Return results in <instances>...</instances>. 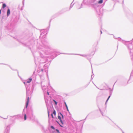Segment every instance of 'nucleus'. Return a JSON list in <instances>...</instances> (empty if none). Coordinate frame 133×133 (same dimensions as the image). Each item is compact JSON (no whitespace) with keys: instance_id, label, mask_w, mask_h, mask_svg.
Here are the masks:
<instances>
[{"instance_id":"obj_6","label":"nucleus","mask_w":133,"mask_h":133,"mask_svg":"<svg viewBox=\"0 0 133 133\" xmlns=\"http://www.w3.org/2000/svg\"><path fill=\"white\" fill-rule=\"evenodd\" d=\"M132 42L131 41H127L124 43L127 46L129 50H132L133 48V45L132 44Z\"/></svg>"},{"instance_id":"obj_10","label":"nucleus","mask_w":133,"mask_h":133,"mask_svg":"<svg viewBox=\"0 0 133 133\" xmlns=\"http://www.w3.org/2000/svg\"><path fill=\"white\" fill-rule=\"evenodd\" d=\"M133 81V70L131 72L130 76L129 77V79L127 82V83H126L125 84H123L124 85H125L127 83H130L132 82Z\"/></svg>"},{"instance_id":"obj_32","label":"nucleus","mask_w":133,"mask_h":133,"mask_svg":"<svg viewBox=\"0 0 133 133\" xmlns=\"http://www.w3.org/2000/svg\"><path fill=\"white\" fill-rule=\"evenodd\" d=\"M53 101L54 102L55 104L56 105H57V102L54 99H53Z\"/></svg>"},{"instance_id":"obj_54","label":"nucleus","mask_w":133,"mask_h":133,"mask_svg":"<svg viewBox=\"0 0 133 133\" xmlns=\"http://www.w3.org/2000/svg\"><path fill=\"white\" fill-rule=\"evenodd\" d=\"M118 45L117 46V47L118 48Z\"/></svg>"},{"instance_id":"obj_7","label":"nucleus","mask_w":133,"mask_h":133,"mask_svg":"<svg viewBox=\"0 0 133 133\" xmlns=\"http://www.w3.org/2000/svg\"><path fill=\"white\" fill-rule=\"evenodd\" d=\"M132 42L131 41H127L124 43L127 46L129 50H132L133 48V45L132 44Z\"/></svg>"},{"instance_id":"obj_16","label":"nucleus","mask_w":133,"mask_h":133,"mask_svg":"<svg viewBox=\"0 0 133 133\" xmlns=\"http://www.w3.org/2000/svg\"><path fill=\"white\" fill-rule=\"evenodd\" d=\"M83 3L84 4H87L89 3V0H83Z\"/></svg>"},{"instance_id":"obj_2","label":"nucleus","mask_w":133,"mask_h":133,"mask_svg":"<svg viewBox=\"0 0 133 133\" xmlns=\"http://www.w3.org/2000/svg\"><path fill=\"white\" fill-rule=\"evenodd\" d=\"M58 119L59 120L60 123H59V122L57 121H56V122L61 127L64 128L63 129H62V131H65L66 129V124L65 123L64 121H63L62 119H63L64 118V116L62 113L60 112H58Z\"/></svg>"},{"instance_id":"obj_50","label":"nucleus","mask_w":133,"mask_h":133,"mask_svg":"<svg viewBox=\"0 0 133 133\" xmlns=\"http://www.w3.org/2000/svg\"><path fill=\"white\" fill-rule=\"evenodd\" d=\"M132 60H133V58H132Z\"/></svg>"},{"instance_id":"obj_28","label":"nucleus","mask_w":133,"mask_h":133,"mask_svg":"<svg viewBox=\"0 0 133 133\" xmlns=\"http://www.w3.org/2000/svg\"><path fill=\"white\" fill-rule=\"evenodd\" d=\"M83 4V2L81 4V7L80 8H78V7H77V9H79L82 8V5Z\"/></svg>"},{"instance_id":"obj_40","label":"nucleus","mask_w":133,"mask_h":133,"mask_svg":"<svg viewBox=\"0 0 133 133\" xmlns=\"http://www.w3.org/2000/svg\"><path fill=\"white\" fill-rule=\"evenodd\" d=\"M51 19L50 20V22H49V27H50V22H51Z\"/></svg>"},{"instance_id":"obj_44","label":"nucleus","mask_w":133,"mask_h":133,"mask_svg":"<svg viewBox=\"0 0 133 133\" xmlns=\"http://www.w3.org/2000/svg\"><path fill=\"white\" fill-rule=\"evenodd\" d=\"M100 32H101V34L102 33V32L101 30Z\"/></svg>"},{"instance_id":"obj_37","label":"nucleus","mask_w":133,"mask_h":133,"mask_svg":"<svg viewBox=\"0 0 133 133\" xmlns=\"http://www.w3.org/2000/svg\"><path fill=\"white\" fill-rule=\"evenodd\" d=\"M117 126L119 128V129H120L122 131V132L123 133H124V132L122 130V129H121L120 128H119L118 126L117 125Z\"/></svg>"},{"instance_id":"obj_18","label":"nucleus","mask_w":133,"mask_h":133,"mask_svg":"<svg viewBox=\"0 0 133 133\" xmlns=\"http://www.w3.org/2000/svg\"><path fill=\"white\" fill-rule=\"evenodd\" d=\"M53 132H55L56 133H63V132H60L58 129H55Z\"/></svg>"},{"instance_id":"obj_21","label":"nucleus","mask_w":133,"mask_h":133,"mask_svg":"<svg viewBox=\"0 0 133 133\" xmlns=\"http://www.w3.org/2000/svg\"><path fill=\"white\" fill-rule=\"evenodd\" d=\"M41 85L42 90L45 91V90H46V87L45 85L43 86V85H42V82L41 83Z\"/></svg>"},{"instance_id":"obj_17","label":"nucleus","mask_w":133,"mask_h":133,"mask_svg":"<svg viewBox=\"0 0 133 133\" xmlns=\"http://www.w3.org/2000/svg\"><path fill=\"white\" fill-rule=\"evenodd\" d=\"M10 9L8 8L7 10V16L8 17L10 15Z\"/></svg>"},{"instance_id":"obj_51","label":"nucleus","mask_w":133,"mask_h":133,"mask_svg":"<svg viewBox=\"0 0 133 133\" xmlns=\"http://www.w3.org/2000/svg\"><path fill=\"white\" fill-rule=\"evenodd\" d=\"M130 54H131V51H130Z\"/></svg>"},{"instance_id":"obj_19","label":"nucleus","mask_w":133,"mask_h":133,"mask_svg":"<svg viewBox=\"0 0 133 133\" xmlns=\"http://www.w3.org/2000/svg\"><path fill=\"white\" fill-rule=\"evenodd\" d=\"M32 80L31 78H29L26 81V82L27 83H30Z\"/></svg>"},{"instance_id":"obj_11","label":"nucleus","mask_w":133,"mask_h":133,"mask_svg":"<svg viewBox=\"0 0 133 133\" xmlns=\"http://www.w3.org/2000/svg\"><path fill=\"white\" fill-rule=\"evenodd\" d=\"M48 32V30L46 29L41 30L40 31L41 34L40 37H41L42 35H45Z\"/></svg>"},{"instance_id":"obj_14","label":"nucleus","mask_w":133,"mask_h":133,"mask_svg":"<svg viewBox=\"0 0 133 133\" xmlns=\"http://www.w3.org/2000/svg\"><path fill=\"white\" fill-rule=\"evenodd\" d=\"M68 54V55H80V56H81L83 57H85L87 58H88V56H89L88 55H82V54Z\"/></svg>"},{"instance_id":"obj_43","label":"nucleus","mask_w":133,"mask_h":133,"mask_svg":"<svg viewBox=\"0 0 133 133\" xmlns=\"http://www.w3.org/2000/svg\"><path fill=\"white\" fill-rule=\"evenodd\" d=\"M1 11H2V9L0 10V14H1Z\"/></svg>"},{"instance_id":"obj_30","label":"nucleus","mask_w":133,"mask_h":133,"mask_svg":"<svg viewBox=\"0 0 133 133\" xmlns=\"http://www.w3.org/2000/svg\"><path fill=\"white\" fill-rule=\"evenodd\" d=\"M4 64V65H8L9 67L11 69H12V70H14V69H13L9 65H8V64Z\"/></svg>"},{"instance_id":"obj_29","label":"nucleus","mask_w":133,"mask_h":133,"mask_svg":"<svg viewBox=\"0 0 133 133\" xmlns=\"http://www.w3.org/2000/svg\"><path fill=\"white\" fill-rule=\"evenodd\" d=\"M50 128L51 129H52L53 130H55V129L54 127L53 126H52V125L50 127Z\"/></svg>"},{"instance_id":"obj_23","label":"nucleus","mask_w":133,"mask_h":133,"mask_svg":"<svg viewBox=\"0 0 133 133\" xmlns=\"http://www.w3.org/2000/svg\"><path fill=\"white\" fill-rule=\"evenodd\" d=\"M73 2L71 3L70 4V9L69 10H70L71 9V8L72 7L73 5H74V3L73 4Z\"/></svg>"},{"instance_id":"obj_3","label":"nucleus","mask_w":133,"mask_h":133,"mask_svg":"<svg viewBox=\"0 0 133 133\" xmlns=\"http://www.w3.org/2000/svg\"><path fill=\"white\" fill-rule=\"evenodd\" d=\"M25 107L23 109V115L24 116V119L25 120H26L27 118L26 115H27L28 118H29V119L32 120H35V117L33 115V114L32 112H31L29 114L28 111H27L26 114L25 113V109H26L27 107L26 108Z\"/></svg>"},{"instance_id":"obj_48","label":"nucleus","mask_w":133,"mask_h":133,"mask_svg":"<svg viewBox=\"0 0 133 133\" xmlns=\"http://www.w3.org/2000/svg\"><path fill=\"white\" fill-rule=\"evenodd\" d=\"M3 11V12H4V10H3V11Z\"/></svg>"},{"instance_id":"obj_55","label":"nucleus","mask_w":133,"mask_h":133,"mask_svg":"<svg viewBox=\"0 0 133 133\" xmlns=\"http://www.w3.org/2000/svg\"><path fill=\"white\" fill-rule=\"evenodd\" d=\"M80 133H81V132H80Z\"/></svg>"},{"instance_id":"obj_36","label":"nucleus","mask_w":133,"mask_h":133,"mask_svg":"<svg viewBox=\"0 0 133 133\" xmlns=\"http://www.w3.org/2000/svg\"><path fill=\"white\" fill-rule=\"evenodd\" d=\"M66 110L67 111H68V112H69V114H70V112L69 111V110L68 109V107L66 108Z\"/></svg>"},{"instance_id":"obj_20","label":"nucleus","mask_w":133,"mask_h":133,"mask_svg":"<svg viewBox=\"0 0 133 133\" xmlns=\"http://www.w3.org/2000/svg\"><path fill=\"white\" fill-rule=\"evenodd\" d=\"M116 82L114 84V85H113V87L112 89H111V90H110V96H111V95H112V91H113V89L114 87V85L115 84Z\"/></svg>"},{"instance_id":"obj_25","label":"nucleus","mask_w":133,"mask_h":133,"mask_svg":"<svg viewBox=\"0 0 133 133\" xmlns=\"http://www.w3.org/2000/svg\"><path fill=\"white\" fill-rule=\"evenodd\" d=\"M114 38L115 39H117L119 41H121V39L120 38H116L115 37V36L114 35Z\"/></svg>"},{"instance_id":"obj_8","label":"nucleus","mask_w":133,"mask_h":133,"mask_svg":"<svg viewBox=\"0 0 133 133\" xmlns=\"http://www.w3.org/2000/svg\"><path fill=\"white\" fill-rule=\"evenodd\" d=\"M23 115L19 114L17 115L11 116V120L12 121H13L14 120L16 119L22 118H23Z\"/></svg>"},{"instance_id":"obj_31","label":"nucleus","mask_w":133,"mask_h":133,"mask_svg":"<svg viewBox=\"0 0 133 133\" xmlns=\"http://www.w3.org/2000/svg\"><path fill=\"white\" fill-rule=\"evenodd\" d=\"M1 25H2V20L3 19V16H2L1 18Z\"/></svg>"},{"instance_id":"obj_52","label":"nucleus","mask_w":133,"mask_h":133,"mask_svg":"<svg viewBox=\"0 0 133 133\" xmlns=\"http://www.w3.org/2000/svg\"><path fill=\"white\" fill-rule=\"evenodd\" d=\"M42 63H44L45 62H42Z\"/></svg>"},{"instance_id":"obj_27","label":"nucleus","mask_w":133,"mask_h":133,"mask_svg":"<svg viewBox=\"0 0 133 133\" xmlns=\"http://www.w3.org/2000/svg\"><path fill=\"white\" fill-rule=\"evenodd\" d=\"M94 74L93 73L92 71V74L91 76V79H92V78L94 77Z\"/></svg>"},{"instance_id":"obj_24","label":"nucleus","mask_w":133,"mask_h":133,"mask_svg":"<svg viewBox=\"0 0 133 133\" xmlns=\"http://www.w3.org/2000/svg\"><path fill=\"white\" fill-rule=\"evenodd\" d=\"M6 6V5L5 3H3L2 4V8L4 9Z\"/></svg>"},{"instance_id":"obj_53","label":"nucleus","mask_w":133,"mask_h":133,"mask_svg":"<svg viewBox=\"0 0 133 133\" xmlns=\"http://www.w3.org/2000/svg\"><path fill=\"white\" fill-rule=\"evenodd\" d=\"M1 30V28H0V30Z\"/></svg>"},{"instance_id":"obj_26","label":"nucleus","mask_w":133,"mask_h":133,"mask_svg":"<svg viewBox=\"0 0 133 133\" xmlns=\"http://www.w3.org/2000/svg\"><path fill=\"white\" fill-rule=\"evenodd\" d=\"M103 2V0H99L98 2V3L99 4L102 3Z\"/></svg>"},{"instance_id":"obj_47","label":"nucleus","mask_w":133,"mask_h":133,"mask_svg":"<svg viewBox=\"0 0 133 133\" xmlns=\"http://www.w3.org/2000/svg\"><path fill=\"white\" fill-rule=\"evenodd\" d=\"M109 89L110 90H111L110 88H109Z\"/></svg>"},{"instance_id":"obj_15","label":"nucleus","mask_w":133,"mask_h":133,"mask_svg":"<svg viewBox=\"0 0 133 133\" xmlns=\"http://www.w3.org/2000/svg\"><path fill=\"white\" fill-rule=\"evenodd\" d=\"M41 128L42 130L44 133H48V130L46 129H45L43 126H42Z\"/></svg>"},{"instance_id":"obj_38","label":"nucleus","mask_w":133,"mask_h":133,"mask_svg":"<svg viewBox=\"0 0 133 133\" xmlns=\"http://www.w3.org/2000/svg\"><path fill=\"white\" fill-rule=\"evenodd\" d=\"M51 116L53 118H54V117L53 116V114L52 113H51Z\"/></svg>"},{"instance_id":"obj_42","label":"nucleus","mask_w":133,"mask_h":133,"mask_svg":"<svg viewBox=\"0 0 133 133\" xmlns=\"http://www.w3.org/2000/svg\"><path fill=\"white\" fill-rule=\"evenodd\" d=\"M47 94L48 95H49V92H48V91H47Z\"/></svg>"},{"instance_id":"obj_5","label":"nucleus","mask_w":133,"mask_h":133,"mask_svg":"<svg viewBox=\"0 0 133 133\" xmlns=\"http://www.w3.org/2000/svg\"><path fill=\"white\" fill-rule=\"evenodd\" d=\"M92 7L95 9L96 11V14L100 18L103 15L102 12L101 11V9L97 3L94 4L92 5Z\"/></svg>"},{"instance_id":"obj_35","label":"nucleus","mask_w":133,"mask_h":133,"mask_svg":"<svg viewBox=\"0 0 133 133\" xmlns=\"http://www.w3.org/2000/svg\"><path fill=\"white\" fill-rule=\"evenodd\" d=\"M99 111H100V112H101V113L102 115V116H103V112L101 111V109L99 108Z\"/></svg>"},{"instance_id":"obj_49","label":"nucleus","mask_w":133,"mask_h":133,"mask_svg":"<svg viewBox=\"0 0 133 133\" xmlns=\"http://www.w3.org/2000/svg\"><path fill=\"white\" fill-rule=\"evenodd\" d=\"M7 118H8V117H7V118H3V119H7Z\"/></svg>"},{"instance_id":"obj_4","label":"nucleus","mask_w":133,"mask_h":133,"mask_svg":"<svg viewBox=\"0 0 133 133\" xmlns=\"http://www.w3.org/2000/svg\"><path fill=\"white\" fill-rule=\"evenodd\" d=\"M23 83L25 86V88L26 90V97L27 99L26 101V104L25 105V108H26L27 107H28V106L29 103V92L30 90V87H29V84L28 85L27 84V83H26V81H25V82H23Z\"/></svg>"},{"instance_id":"obj_46","label":"nucleus","mask_w":133,"mask_h":133,"mask_svg":"<svg viewBox=\"0 0 133 133\" xmlns=\"http://www.w3.org/2000/svg\"><path fill=\"white\" fill-rule=\"evenodd\" d=\"M46 66V65H44V68Z\"/></svg>"},{"instance_id":"obj_1","label":"nucleus","mask_w":133,"mask_h":133,"mask_svg":"<svg viewBox=\"0 0 133 133\" xmlns=\"http://www.w3.org/2000/svg\"><path fill=\"white\" fill-rule=\"evenodd\" d=\"M30 35L31 36L28 38L27 40L28 42L27 43H26L25 42H23L20 41L19 42H21L24 46H28L29 48L34 56L35 63L36 65L38 64V62L41 61L40 59V58H38L35 57L34 55L35 52L34 49L35 47L36 44L37 48L41 57L42 58H45L46 57L43 55L44 54L48 55L51 53H52L54 55L53 56V58H54L58 55L61 54L56 50L52 49L46 41L45 40L44 41H43L42 40V45H40V44L38 43L37 40L31 36L32 35V33L30 34Z\"/></svg>"},{"instance_id":"obj_9","label":"nucleus","mask_w":133,"mask_h":133,"mask_svg":"<svg viewBox=\"0 0 133 133\" xmlns=\"http://www.w3.org/2000/svg\"><path fill=\"white\" fill-rule=\"evenodd\" d=\"M47 69L43 70V69H39L37 71L38 73L40 76H42L43 75L44 72H45L46 71H47V72H48V70L47 69L48 67H47Z\"/></svg>"},{"instance_id":"obj_41","label":"nucleus","mask_w":133,"mask_h":133,"mask_svg":"<svg viewBox=\"0 0 133 133\" xmlns=\"http://www.w3.org/2000/svg\"><path fill=\"white\" fill-rule=\"evenodd\" d=\"M24 0H23V2H23V4H24Z\"/></svg>"},{"instance_id":"obj_33","label":"nucleus","mask_w":133,"mask_h":133,"mask_svg":"<svg viewBox=\"0 0 133 133\" xmlns=\"http://www.w3.org/2000/svg\"><path fill=\"white\" fill-rule=\"evenodd\" d=\"M52 113L53 114L55 115L56 114L55 111V110H54L53 111V112Z\"/></svg>"},{"instance_id":"obj_45","label":"nucleus","mask_w":133,"mask_h":133,"mask_svg":"<svg viewBox=\"0 0 133 133\" xmlns=\"http://www.w3.org/2000/svg\"><path fill=\"white\" fill-rule=\"evenodd\" d=\"M88 85H86L85 86V88L87 87Z\"/></svg>"},{"instance_id":"obj_12","label":"nucleus","mask_w":133,"mask_h":133,"mask_svg":"<svg viewBox=\"0 0 133 133\" xmlns=\"http://www.w3.org/2000/svg\"><path fill=\"white\" fill-rule=\"evenodd\" d=\"M44 99L45 100V103H46V107H47V109L48 113V117H49V111L50 110V108L49 107V105L48 103L46 101L45 97V96H44Z\"/></svg>"},{"instance_id":"obj_22","label":"nucleus","mask_w":133,"mask_h":133,"mask_svg":"<svg viewBox=\"0 0 133 133\" xmlns=\"http://www.w3.org/2000/svg\"><path fill=\"white\" fill-rule=\"evenodd\" d=\"M111 96H110V95L109 97H108L107 99L106 102H105V105H106V104H107V102L108 101V100H109V99L110 98V97Z\"/></svg>"},{"instance_id":"obj_39","label":"nucleus","mask_w":133,"mask_h":133,"mask_svg":"<svg viewBox=\"0 0 133 133\" xmlns=\"http://www.w3.org/2000/svg\"><path fill=\"white\" fill-rule=\"evenodd\" d=\"M34 85H32V89L33 90V89L34 88Z\"/></svg>"},{"instance_id":"obj_34","label":"nucleus","mask_w":133,"mask_h":133,"mask_svg":"<svg viewBox=\"0 0 133 133\" xmlns=\"http://www.w3.org/2000/svg\"><path fill=\"white\" fill-rule=\"evenodd\" d=\"M64 103L66 108L68 107V106L66 104L65 102H64Z\"/></svg>"},{"instance_id":"obj_13","label":"nucleus","mask_w":133,"mask_h":133,"mask_svg":"<svg viewBox=\"0 0 133 133\" xmlns=\"http://www.w3.org/2000/svg\"><path fill=\"white\" fill-rule=\"evenodd\" d=\"M10 126V124L6 127V128L5 130L4 133H9Z\"/></svg>"}]
</instances>
